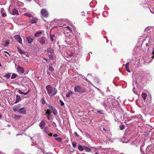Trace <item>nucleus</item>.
Returning a JSON list of instances; mask_svg holds the SVG:
<instances>
[{"label": "nucleus", "mask_w": 154, "mask_h": 154, "mask_svg": "<svg viewBox=\"0 0 154 154\" xmlns=\"http://www.w3.org/2000/svg\"><path fill=\"white\" fill-rule=\"evenodd\" d=\"M33 37H31L30 36L26 38V39L27 41V42L29 43H32L33 41Z\"/></svg>", "instance_id": "obj_9"}, {"label": "nucleus", "mask_w": 154, "mask_h": 154, "mask_svg": "<svg viewBox=\"0 0 154 154\" xmlns=\"http://www.w3.org/2000/svg\"><path fill=\"white\" fill-rule=\"evenodd\" d=\"M45 122L44 120L40 122L39 125L41 129L43 128L45 126Z\"/></svg>", "instance_id": "obj_8"}, {"label": "nucleus", "mask_w": 154, "mask_h": 154, "mask_svg": "<svg viewBox=\"0 0 154 154\" xmlns=\"http://www.w3.org/2000/svg\"><path fill=\"white\" fill-rule=\"evenodd\" d=\"M66 28L69 29L70 31H71V29L70 27L69 26H67Z\"/></svg>", "instance_id": "obj_44"}, {"label": "nucleus", "mask_w": 154, "mask_h": 154, "mask_svg": "<svg viewBox=\"0 0 154 154\" xmlns=\"http://www.w3.org/2000/svg\"><path fill=\"white\" fill-rule=\"evenodd\" d=\"M47 73L48 74V73H49V72H47Z\"/></svg>", "instance_id": "obj_52"}, {"label": "nucleus", "mask_w": 154, "mask_h": 154, "mask_svg": "<svg viewBox=\"0 0 154 154\" xmlns=\"http://www.w3.org/2000/svg\"><path fill=\"white\" fill-rule=\"evenodd\" d=\"M46 113L47 114H50L51 112L49 109H48L47 110Z\"/></svg>", "instance_id": "obj_39"}, {"label": "nucleus", "mask_w": 154, "mask_h": 154, "mask_svg": "<svg viewBox=\"0 0 154 154\" xmlns=\"http://www.w3.org/2000/svg\"><path fill=\"white\" fill-rule=\"evenodd\" d=\"M106 42H108V40H107Z\"/></svg>", "instance_id": "obj_53"}, {"label": "nucleus", "mask_w": 154, "mask_h": 154, "mask_svg": "<svg viewBox=\"0 0 154 154\" xmlns=\"http://www.w3.org/2000/svg\"><path fill=\"white\" fill-rule=\"evenodd\" d=\"M78 149L80 151H82L84 150V146H82L80 145L78 146Z\"/></svg>", "instance_id": "obj_25"}, {"label": "nucleus", "mask_w": 154, "mask_h": 154, "mask_svg": "<svg viewBox=\"0 0 154 154\" xmlns=\"http://www.w3.org/2000/svg\"><path fill=\"white\" fill-rule=\"evenodd\" d=\"M46 88L48 94L50 96H54L57 93V90L55 88L51 87L50 85H47Z\"/></svg>", "instance_id": "obj_1"}, {"label": "nucleus", "mask_w": 154, "mask_h": 154, "mask_svg": "<svg viewBox=\"0 0 154 154\" xmlns=\"http://www.w3.org/2000/svg\"><path fill=\"white\" fill-rule=\"evenodd\" d=\"M72 56V54H71V56Z\"/></svg>", "instance_id": "obj_56"}, {"label": "nucleus", "mask_w": 154, "mask_h": 154, "mask_svg": "<svg viewBox=\"0 0 154 154\" xmlns=\"http://www.w3.org/2000/svg\"><path fill=\"white\" fill-rule=\"evenodd\" d=\"M90 75V74H88V75Z\"/></svg>", "instance_id": "obj_57"}, {"label": "nucleus", "mask_w": 154, "mask_h": 154, "mask_svg": "<svg viewBox=\"0 0 154 154\" xmlns=\"http://www.w3.org/2000/svg\"><path fill=\"white\" fill-rule=\"evenodd\" d=\"M10 43L9 41H3L2 43V45L4 47L7 46L9 45Z\"/></svg>", "instance_id": "obj_13"}, {"label": "nucleus", "mask_w": 154, "mask_h": 154, "mask_svg": "<svg viewBox=\"0 0 154 154\" xmlns=\"http://www.w3.org/2000/svg\"><path fill=\"white\" fill-rule=\"evenodd\" d=\"M146 29H145V31H146Z\"/></svg>", "instance_id": "obj_55"}, {"label": "nucleus", "mask_w": 154, "mask_h": 154, "mask_svg": "<svg viewBox=\"0 0 154 154\" xmlns=\"http://www.w3.org/2000/svg\"><path fill=\"white\" fill-rule=\"evenodd\" d=\"M74 91L75 92L79 93L84 92H85V89L81 88L79 86H75L74 88Z\"/></svg>", "instance_id": "obj_2"}, {"label": "nucleus", "mask_w": 154, "mask_h": 154, "mask_svg": "<svg viewBox=\"0 0 154 154\" xmlns=\"http://www.w3.org/2000/svg\"><path fill=\"white\" fill-rule=\"evenodd\" d=\"M24 15L25 16H26L28 17H31L32 16V14H29L28 13H24Z\"/></svg>", "instance_id": "obj_23"}, {"label": "nucleus", "mask_w": 154, "mask_h": 154, "mask_svg": "<svg viewBox=\"0 0 154 154\" xmlns=\"http://www.w3.org/2000/svg\"><path fill=\"white\" fill-rule=\"evenodd\" d=\"M55 140L59 142H61L62 140V139L60 137H58L55 138Z\"/></svg>", "instance_id": "obj_28"}, {"label": "nucleus", "mask_w": 154, "mask_h": 154, "mask_svg": "<svg viewBox=\"0 0 154 154\" xmlns=\"http://www.w3.org/2000/svg\"><path fill=\"white\" fill-rule=\"evenodd\" d=\"M14 37L15 38L16 40L19 43L21 44H22V39L19 35H16L14 36Z\"/></svg>", "instance_id": "obj_4"}, {"label": "nucleus", "mask_w": 154, "mask_h": 154, "mask_svg": "<svg viewBox=\"0 0 154 154\" xmlns=\"http://www.w3.org/2000/svg\"><path fill=\"white\" fill-rule=\"evenodd\" d=\"M52 112L54 115H56L57 114V112L56 110L55 109L53 108L52 109Z\"/></svg>", "instance_id": "obj_26"}, {"label": "nucleus", "mask_w": 154, "mask_h": 154, "mask_svg": "<svg viewBox=\"0 0 154 154\" xmlns=\"http://www.w3.org/2000/svg\"><path fill=\"white\" fill-rule=\"evenodd\" d=\"M75 134L76 136L78 137V138L80 139H82V138L80 136V135H79L76 132H75Z\"/></svg>", "instance_id": "obj_34"}, {"label": "nucleus", "mask_w": 154, "mask_h": 154, "mask_svg": "<svg viewBox=\"0 0 154 154\" xmlns=\"http://www.w3.org/2000/svg\"><path fill=\"white\" fill-rule=\"evenodd\" d=\"M84 150H85V151L88 152H90L91 151L90 148L85 146H84Z\"/></svg>", "instance_id": "obj_21"}, {"label": "nucleus", "mask_w": 154, "mask_h": 154, "mask_svg": "<svg viewBox=\"0 0 154 154\" xmlns=\"http://www.w3.org/2000/svg\"><path fill=\"white\" fill-rule=\"evenodd\" d=\"M129 62L127 63L125 65V68L126 70L128 72H130V71L129 68Z\"/></svg>", "instance_id": "obj_15"}, {"label": "nucleus", "mask_w": 154, "mask_h": 154, "mask_svg": "<svg viewBox=\"0 0 154 154\" xmlns=\"http://www.w3.org/2000/svg\"><path fill=\"white\" fill-rule=\"evenodd\" d=\"M45 131L46 134L49 136H52V134L51 133H50L49 131H47L46 130H45Z\"/></svg>", "instance_id": "obj_27"}, {"label": "nucleus", "mask_w": 154, "mask_h": 154, "mask_svg": "<svg viewBox=\"0 0 154 154\" xmlns=\"http://www.w3.org/2000/svg\"><path fill=\"white\" fill-rule=\"evenodd\" d=\"M97 112L98 113H100V114H103V110H98L97 111Z\"/></svg>", "instance_id": "obj_40"}, {"label": "nucleus", "mask_w": 154, "mask_h": 154, "mask_svg": "<svg viewBox=\"0 0 154 154\" xmlns=\"http://www.w3.org/2000/svg\"><path fill=\"white\" fill-rule=\"evenodd\" d=\"M60 105L61 106H63L64 104V103L63 102V101H62V100H60Z\"/></svg>", "instance_id": "obj_38"}, {"label": "nucleus", "mask_w": 154, "mask_h": 154, "mask_svg": "<svg viewBox=\"0 0 154 154\" xmlns=\"http://www.w3.org/2000/svg\"><path fill=\"white\" fill-rule=\"evenodd\" d=\"M42 104H44L45 103V101L43 99H42Z\"/></svg>", "instance_id": "obj_45"}, {"label": "nucleus", "mask_w": 154, "mask_h": 154, "mask_svg": "<svg viewBox=\"0 0 154 154\" xmlns=\"http://www.w3.org/2000/svg\"><path fill=\"white\" fill-rule=\"evenodd\" d=\"M17 75L16 74L13 73L11 77V79H13L17 77Z\"/></svg>", "instance_id": "obj_30"}, {"label": "nucleus", "mask_w": 154, "mask_h": 154, "mask_svg": "<svg viewBox=\"0 0 154 154\" xmlns=\"http://www.w3.org/2000/svg\"><path fill=\"white\" fill-rule=\"evenodd\" d=\"M42 33V31H38L35 33L34 35L35 37H39L41 35Z\"/></svg>", "instance_id": "obj_17"}, {"label": "nucleus", "mask_w": 154, "mask_h": 154, "mask_svg": "<svg viewBox=\"0 0 154 154\" xmlns=\"http://www.w3.org/2000/svg\"><path fill=\"white\" fill-rule=\"evenodd\" d=\"M103 129L104 131H106V130L104 128H103Z\"/></svg>", "instance_id": "obj_49"}, {"label": "nucleus", "mask_w": 154, "mask_h": 154, "mask_svg": "<svg viewBox=\"0 0 154 154\" xmlns=\"http://www.w3.org/2000/svg\"><path fill=\"white\" fill-rule=\"evenodd\" d=\"M17 91L20 94H23V92L20 90H18Z\"/></svg>", "instance_id": "obj_41"}, {"label": "nucleus", "mask_w": 154, "mask_h": 154, "mask_svg": "<svg viewBox=\"0 0 154 154\" xmlns=\"http://www.w3.org/2000/svg\"><path fill=\"white\" fill-rule=\"evenodd\" d=\"M5 77L7 79H8L10 78V75L9 73H8L5 75Z\"/></svg>", "instance_id": "obj_31"}, {"label": "nucleus", "mask_w": 154, "mask_h": 154, "mask_svg": "<svg viewBox=\"0 0 154 154\" xmlns=\"http://www.w3.org/2000/svg\"><path fill=\"white\" fill-rule=\"evenodd\" d=\"M46 128H47V127H46L45 128V131L46 130Z\"/></svg>", "instance_id": "obj_51"}, {"label": "nucleus", "mask_w": 154, "mask_h": 154, "mask_svg": "<svg viewBox=\"0 0 154 154\" xmlns=\"http://www.w3.org/2000/svg\"><path fill=\"white\" fill-rule=\"evenodd\" d=\"M72 95V92L71 91L68 92L66 95V97L67 98L69 97L70 96Z\"/></svg>", "instance_id": "obj_16"}, {"label": "nucleus", "mask_w": 154, "mask_h": 154, "mask_svg": "<svg viewBox=\"0 0 154 154\" xmlns=\"http://www.w3.org/2000/svg\"><path fill=\"white\" fill-rule=\"evenodd\" d=\"M47 107L48 108H49V109H52L53 108L52 106L50 105V104H48L47 105Z\"/></svg>", "instance_id": "obj_35"}, {"label": "nucleus", "mask_w": 154, "mask_h": 154, "mask_svg": "<svg viewBox=\"0 0 154 154\" xmlns=\"http://www.w3.org/2000/svg\"><path fill=\"white\" fill-rule=\"evenodd\" d=\"M54 37H55V36L54 35H52L50 34V38L51 41H54V39H53Z\"/></svg>", "instance_id": "obj_33"}, {"label": "nucleus", "mask_w": 154, "mask_h": 154, "mask_svg": "<svg viewBox=\"0 0 154 154\" xmlns=\"http://www.w3.org/2000/svg\"><path fill=\"white\" fill-rule=\"evenodd\" d=\"M142 97L143 98L144 100H145L146 98L147 95L145 93H143L141 95Z\"/></svg>", "instance_id": "obj_24"}, {"label": "nucleus", "mask_w": 154, "mask_h": 154, "mask_svg": "<svg viewBox=\"0 0 154 154\" xmlns=\"http://www.w3.org/2000/svg\"><path fill=\"white\" fill-rule=\"evenodd\" d=\"M1 13L2 14V17H5L7 15L6 14L5 12L4 9L3 8H1Z\"/></svg>", "instance_id": "obj_14"}, {"label": "nucleus", "mask_w": 154, "mask_h": 154, "mask_svg": "<svg viewBox=\"0 0 154 154\" xmlns=\"http://www.w3.org/2000/svg\"><path fill=\"white\" fill-rule=\"evenodd\" d=\"M47 51L48 52V54L49 55L53 54L54 51L53 49L51 48H49L47 49Z\"/></svg>", "instance_id": "obj_10"}, {"label": "nucleus", "mask_w": 154, "mask_h": 154, "mask_svg": "<svg viewBox=\"0 0 154 154\" xmlns=\"http://www.w3.org/2000/svg\"><path fill=\"white\" fill-rule=\"evenodd\" d=\"M18 12L17 10L16 9H14L13 10L12 14L13 15H17L18 14Z\"/></svg>", "instance_id": "obj_22"}, {"label": "nucleus", "mask_w": 154, "mask_h": 154, "mask_svg": "<svg viewBox=\"0 0 154 154\" xmlns=\"http://www.w3.org/2000/svg\"><path fill=\"white\" fill-rule=\"evenodd\" d=\"M57 134H53V137H57Z\"/></svg>", "instance_id": "obj_42"}, {"label": "nucleus", "mask_w": 154, "mask_h": 154, "mask_svg": "<svg viewBox=\"0 0 154 154\" xmlns=\"http://www.w3.org/2000/svg\"><path fill=\"white\" fill-rule=\"evenodd\" d=\"M16 99L15 103H18L21 100L20 97L18 96V95H17L16 96Z\"/></svg>", "instance_id": "obj_20"}, {"label": "nucleus", "mask_w": 154, "mask_h": 154, "mask_svg": "<svg viewBox=\"0 0 154 154\" xmlns=\"http://www.w3.org/2000/svg\"><path fill=\"white\" fill-rule=\"evenodd\" d=\"M12 108H13V110L14 111L16 112L17 111H18V110L20 108V106L19 105H15V106H14Z\"/></svg>", "instance_id": "obj_12"}, {"label": "nucleus", "mask_w": 154, "mask_h": 154, "mask_svg": "<svg viewBox=\"0 0 154 154\" xmlns=\"http://www.w3.org/2000/svg\"><path fill=\"white\" fill-rule=\"evenodd\" d=\"M18 112L23 114H25L26 112V111L25 108H20L18 110Z\"/></svg>", "instance_id": "obj_7"}, {"label": "nucleus", "mask_w": 154, "mask_h": 154, "mask_svg": "<svg viewBox=\"0 0 154 154\" xmlns=\"http://www.w3.org/2000/svg\"><path fill=\"white\" fill-rule=\"evenodd\" d=\"M29 92V91H28V92H26V93H23V94H24V95H26Z\"/></svg>", "instance_id": "obj_43"}, {"label": "nucleus", "mask_w": 154, "mask_h": 154, "mask_svg": "<svg viewBox=\"0 0 154 154\" xmlns=\"http://www.w3.org/2000/svg\"><path fill=\"white\" fill-rule=\"evenodd\" d=\"M150 12H151V13H153L151 11H150Z\"/></svg>", "instance_id": "obj_54"}, {"label": "nucleus", "mask_w": 154, "mask_h": 154, "mask_svg": "<svg viewBox=\"0 0 154 154\" xmlns=\"http://www.w3.org/2000/svg\"><path fill=\"white\" fill-rule=\"evenodd\" d=\"M120 128L121 130H122L124 128V126L122 125H121L120 127Z\"/></svg>", "instance_id": "obj_37"}, {"label": "nucleus", "mask_w": 154, "mask_h": 154, "mask_svg": "<svg viewBox=\"0 0 154 154\" xmlns=\"http://www.w3.org/2000/svg\"><path fill=\"white\" fill-rule=\"evenodd\" d=\"M72 146L73 148H75L77 144L75 142H72Z\"/></svg>", "instance_id": "obj_32"}, {"label": "nucleus", "mask_w": 154, "mask_h": 154, "mask_svg": "<svg viewBox=\"0 0 154 154\" xmlns=\"http://www.w3.org/2000/svg\"><path fill=\"white\" fill-rule=\"evenodd\" d=\"M47 117V119L48 120H50V118L51 117L50 114H47L46 115Z\"/></svg>", "instance_id": "obj_36"}, {"label": "nucleus", "mask_w": 154, "mask_h": 154, "mask_svg": "<svg viewBox=\"0 0 154 154\" xmlns=\"http://www.w3.org/2000/svg\"><path fill=\"white\" fill-rule=\"evenodd\" d=\"M48 69L51 72L53 71L54 70V68L53 67L52 65V64H50L49 65Z\"/></svg>", "instance_id": "obj_18"}, {"label": "nucleus", "mask_w": 154, "mask_h": 154, "mask_svg": "<svg viewBox=\"0 0 154 154\" xmlns=\"http://www.w3.org/2000/svg\"><path fill=\"white\" fill-rule=\"evenodd\" d=\"M2 115H1V114H0V118L1 117H2Z\"/></svg>", "instance_id": "obj_48"}, {"label": "nucleus", "mask_w": 154, "mask_h": 154, "mask_svg": "<svg viewBox=\"0 0 154 154\" xmlns=\"http://www.w3.org/2000/svg\"><path fill=\"white\" fill-rule=\"evenodd\" d=\"M45 38H41L39 39L38 41L41 44H44L45 42Z\"/></svg>", "instance_id": "obj_11"}, {"label": "nucleus", "mask_w": 154, "mask_h": 154, "mask_svg": "<svg viewBox=\"0 0 154 154\" xmlns=\"http://www.w3.org/2000/svg\"><path fill=\"white\" fill-rule=\"evenodd\" d=\"M38 21V19L36 17H33L29 21V23L31 24L36 23Z\"/></svg>", "instance_id": "obj_5"}, {"label": "nucleus", "mask_w": 154, "mask_h": 154, "mask_svg": "<svg viewBox=\"0 0 154 154\" xmlns=\"http://www.w3.org/2000/svg\"><path fill=\"white\" fill-rule=\"evenodd\" d=\"M94 154H99V153L98 152H96L94 153Z\"/></svg>", "instance_id": "obj_50"}, {"label": "nucleus", "mask_w": 154, "mask_h": 154, "mask_svg": "<svg viewBox=\"0 0 154 154\" xmlns=\"http://www.w3.org/2000/svg\"><path fill=\"white\" fill-rule=\"evenodd\" d=\"M17 50L21 54H26V53L24 51H23L19 47H17Z\"/></svg>", "instance_id": "obj_19"}, {"label": "nucleus", "mask_w": 154, "mask_h": 154, "mask_svg": "<svg viewBox=\"0 0 154 154\" xmlns=\"http://www.w3.org/2000/svg\"><path fill=\"white\" fill-rule=\"evenodd\" d=\"M5 53L8 54V55H9L10 56V54L6 51H5Z\"/></svg>", "instance_id": "obj_46"}, {"label": "nucleus", "mask_w": 154, "mask_h": 154, "mask_svg": "<svg viewBox=\"0 0 154 154\" xmlns=\"http://www.w3.org/2000/svg\"><path fill=\"white\" fill-rule=\"evenodd\" d=\"M17 72L20 74H22L24 72V69L23 67L19 66L17 68Z\"/></svg>", "instance_id": "obj_6"}, {"label": "nucleus", "mask_w": 154, "mask_h": 154, "mask_svg": "<svg viewBox=\"0 0 154 154\" xmlns=\"http://www.w3.org/2000/svg\"><path fill=\"white\" fill-rule=\"evenodd\" d=\"M41 15L45 17H47L48 16V11L45 9H42L41 11Z\"/></svg>", "instance_id": "obj_3"}, {"label": "nucleus", "mask_w": 154, "mask_h": 154, "mask_svg": "<svg viewBox=\"0 0 154 154\" xmlns=\"http://www.w3.org/2000/svg\"><path fill=\"white\" fill-rule=\"evenodd\" d=\"M43 59L44 60H46L47 61V59L45 57H44Z\"/></svg>", "instance_id": "obj_47"}, {"label": "nucleus", "mask_w": 154, "mask_h": 154, "mask_svg": "<svg viewBox=\"0 0 154 154\" xmlns=\"http://www.w3.org/2000/svg\"><path fill=\"white\" fill-rule=\"evenodd\" d=\"M21 117V116H18L17 115H14V118L15 119H18Z\"/></svg>", "instance_id": "obj_29"}]
</instances>
